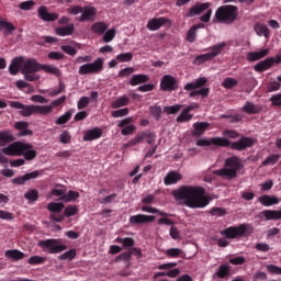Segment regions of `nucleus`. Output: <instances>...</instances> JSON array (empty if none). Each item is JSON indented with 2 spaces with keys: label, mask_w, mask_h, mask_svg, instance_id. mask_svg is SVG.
<instances>
[{
  "label": "nucleus",
  "mask_w": 281,
  "mask_h": 281,
  "mask_svg": "<svg viewBox=\"0 0 281 281\" xmlns=\"http://www.w3.org/2000/svg\"><path fill=\"white\" fill-rule=\"evenodd\" d=\"M172 195L177 201H184L189 209H204L210 204V199L202 187L181 186L172 191Z\"/></svg>",
  "instance_id": "obj_1"
},
{
  "label": "nucleus",
  "mask_w": 281,
  "mask_h": 281,
  "mask_svg": "<svg viewBox=\"0 0 281 281\" xmlns=\"http://www.w3.org/2000/svg\"><path fill=\"white\" fill-rule=\"evenodd\" d=\"M2 153L9 157L23 156L26 161H33L38 153L32 149V144L23 142H14L2 149Z\"/></svg>",
  "instance_id": "obj_2"
},
{
  "label": "nucleus",
  "mask_w": 281,
  "mask_h": 281,
  "mask_svg": "<svg viewBox=\"0 0 281 281\" xmlns=\"http://www.w3.org/2000/svg\"><path fill=\"white\" fill-rule=\"evenodd\" d=\"M244 169V164L238 156H232L225 159V167L214 171V175L226 180H234L240 170Z\"/></svg>",
  "instance_id": "obj_3"
},
{
  "label": "nucleus",
  "mask_w": 281,
  "mask_h": 281,
  "mask_svg": "<svg viewBox=\"0 0 281 281\" xmlns=\"http://www.w3.org/2000/svg\"><path fill=\"white\" fill-rule=\"evenodd\" d=\"M211 143L214 146L224 147V148L231 147L232 150L241 153L247 150L248 148H251L255 145V139L251 137L243 136L240 137L239 140L232 143L228 138L213 137L211 138Z\"/></svg>",
  "instance_id": "obj_4"
},
{
  "label": "nucleus",
  "mask_w": 281,
  "mask_h": 281,
  "mask_svg": "<svg viewBox=\"0 0 281 281\" xmlns=\"http://www.w3.org/2000/svg\"><path fill=\"white\" fill-rule=\"evenodd\" d=\"M238 8L233 4H225L220 7L213 19V23H225L226 25H232L238 18Z\"/></svg>",
  "instance_id": "obj_5"
},
{
  "label": "nucleus",
  "mask_w": 281,
  "mask_h": 281,
  "mask_svg": "<svg viewBox=\"0 0 281 281\" xmlns=\"http://www.w3.org/2000/svg\"><path fill=\"white\" fill-rule=\"evenodd\" d=\"M207 79L205 77H200L192 82H189L184 86L186 91H191L189 98H195L198 95L202 97V99L209 98L210 88H201L205 87Z\"/></svg>",
  "instance_id": "obj_6"
},
{
  "label": "nucleus",
  "mask_w": 281,
  "mask_h": 281,
  "mask_svg": "<svg viewBox=\"0 0 281 281\" xmlns=\"http://www.w3.org/2000/svg\"><path fill=\"white\" fill-rule=\"evenodd\" d=\"M37 246L48 255H58L67 250V246L61 243L60 238H48L40 240Z\"/></svg>",
  "instance_id": "obj_7"
},
{
  "label": "nucleus",
  "mask_w": 281,
  "mask_h": 281,
  "mask_svg": "<svg viewBox=\"0 0 281 281\" xmlns=\"http://www.w3.org/2000/svg\"><path fill=\"white\" fill-rule=\"evenodd\" d=\"M10 106L15 110H21L20 115L23 117H31L32 115L45 116V108H43V105H25L19 101H11Z\"/></svg>",
  "instance_id": "obj_8"
},
{
  "label": "nucleus",
  "mask_w": 281,
  "mask_h": 281,
  "mask_svg": "<svg viewBox=\"0 0 281 281\" xmlns=\"http://www.w3.org/2000/svg\"><path fill=\"white\" fill-rule=\"evenodd\" d=\"M224 47H226V43L222 42L217 45L212 46L210 49V53L199 55L194 59V65H203L204 63H209V60H213V58H216V56H220L222 54Z\"/></svg>",
  "instance_id": "obj_9"
},
{
  "label": "nucleus",
  "mask_w": 281,
  "mask_h": 281,
  "mask_svg": "<svg viewBox=\"0 0 281 281\" xmlns=\"http://www.w3.org/2000/svg\"><path fill=\"white\" fill-rule=\"evenodd\" d=\"M103 69V59L97 58L93 63L85 64L80 66V76H88V74H100Z\"/></svg>",
  "instance_id": "obj_10"
},
{
  "label": "nucleus",
  "mask_w": 281,
  "mask_h": 281,
  "mask_svg": "<svg viewBox=\"0 0 281 281\" xmlns=\"http://www.w3.org/2000/svg\"><path fill=\"white\" fill-rule=\"evenodd\" d=\"M247 232V224H240L238 226H229L221 232L227 239H236L243 237Z\"/></svg>",
  "instance_id": "obj_11"
},
{
  "label": "nucleus",
  "mask_w": 281,
  "mask_h": 281,
  "mask_svg": "<svg viewBox=\"0 0 281 281\" xmlns=\"http://www.w3.org/2000/svg\"><path fill=\"white\" fill-rule=\"evenodd\" d=\"M146 139L148 145H151L155 143L156 136L150 131H145L142 133H138L134 138H132L126 146L127 147H134L138 144H142Z\"/></svg>",
  "instance_id": "obj_12"
},
{
  "label": "nucleus",
  "mask_w": 281,
  "mask_h": 281,
  "mask_svg": "<svg viewBox=\"0 0 281 281\" xmlns=\"http://www.w3.org/2000/svg\"><path fill=\"white\" fill-rule=\"evenodd\" d=\"M160 89L164 92H173L179 89L178 81L171 75H165L160 81Z\"/></svg>",
  "instance_id": "obj_13"
},
{
  "label": "nucleus",
  "mask_w": 281,
  "mask_h": 281,
  "mask_svg": "<svg viewBox=\"0 0 281 281\" xmlns=\"http://www.w3.org/2000/svg\"><path fill=\"white\" fill-rule=\"evenodd\" d=\"M133 123V117L128 116L121 120L117 124V128H122V136H130L136 132V126Z\"/></svg>",
  "instance_id": "obj_14"
},
{
  "label": "nucleus",
  "mask_w": 281,
  "mask_h": 281,
  "mask_svg": "<svg viewBox=\"0 0 281 281\" xmlns=\"http://www.w3.org/2000/svg\"><path fill=\"white\" fill-rule=\"evenodd\" d=\"M44 171L43 170H34L32 172L25 173L24 176L16 177L12 180L13 184L16 186H24L25 182L38 179V177H43Z\"/></svg>",
  "instance_id": "obj_15"
},
{
  "label": "nucleus",
  "mask_w": 281,
  "mask_h": 281,
  "mask_svg": "<svg viewBox=\"0 0 281 281\" xmlns=\"http://www.w3.org/2000/svg\"><path fill=\"white\" fill-rule=\"evenodd\" d=\"M42 64H38L35 58H27L22 64V74H36V71H41Z\"/></svg>",
  "instance_id": "obj_16"
},
{
  "label": "nucleus",
  "mask_w": 281,
  "mask_h": 281,
  "mask_svg": "<svg viewBox=\"0 0 281 281\" xmlns=\"http://www.w3.org/2000/svg\"><path fill=\"white\" fill-rule=\"evenodd\" d=\"M37 14L45 23H54V21H58V13L49 12L45 5H41L37 9Z\"/></svg>",
  "instance_id": "obj_17"
},
{
  "label": "nucleus",
  "mask_w": 281,
  "mask_h": 281,
  "mask_svg": "<svg viewBox=\"0 0 281 281\" xmlns=\"http://www.w3.org/2000/svg\"><path fill=\"white\" fill-rule=\"evenodd\" d=\"M156 220L154 215L137 214L130 217V224L132 226L150 224Z\"/></svg>",
  "instance_id": "obj_18"
},
{
  "label": "nucleus",
  "mask_w": 281,
  "mask_h": 281,
  "mask_svg": "<svg viewBox=\"0 0 281 281\" xmlns=\"http://www.w3.org/2000/svg\"><path fill=\"white\" fill-rule=\"evenodd\" d=\"M166 23H170V20L165 16L150 19L147 23V30L150 32H157L160 27H164Z\"/></svg>",
  "instance_id": "obj_19"
},
{
  "label": "nucleus",
  "mask_w": 281,
  "mask_h": 281,
  "mask_svg": "<svg viewBox=\"0 0 281 281\" xmlns=\"http://www.w3.org/2000/svg\"><path fill=\"white\" fill-rule=\"evenodd\" d=\"M67 100L66 95H61L60 98L53 100L49 105H43L45 116L54 113V109L59 108Z\"/></svg>",
  "instance_id": "obj_20"
},
{
  "label": "nucleus",
  "mask_w": 281,
  "mask_h": 281,
  "mask_svg": "<svg viewBox=\"0 0 281 281\" xmlns=\"http://www.w3.org/2000/svg\"><path fill=\"white\" fill-rule=\"evenodd\" d=\"M209 8H210V3L209 2L196 3L195 5H193V7H191L189 9V11L187 12L186 16L187 18H192V16L199 15V14H201L202 12H204Z\"/></svg>",
  "instance_id": "obj_21"
},
{
  "label": "nucleus",
  "mask_w": 281,
  "mask_h": 281,
  "mask_svg": "<svg viewBox=\"0 0 281 281\" xmlns=\"http://www.w3.org/2000/svg\"><path fill=\"white\" fill-rule=\"evenodd\" d=\"M183 179L182 175L178 171H169L167 176L164 178L165 186H173L180 182Z\"/></svg>",
  "instance_id": "obj_22"
},
{
  "label": "nucleus",
  "mask_w": 281,
  "mask_h": 281,
  "mask_svg": "<svg viewBox=\"0 0 281 281\" xmlns=\"http://www.w3.org/2000/svg\"><path fill=\"white\" fill-rule=\"evenodd\" d=\"M23 60H25V58L21 56L12 59L9 66V74H11V76H16V74H19V70L23 69Z\"/></svg>",
  "instance_id": "obj_23"
},
{
  "label": "nucleus",
  "mask_w": 281,
  "mask_h": 281,
  "mask_svg": "<svg viewBox=\"0 0 281 281\" xmlns=\"http://www.w3.org/2000/svg\"><path fill=\"white\" fill-rule=\"evenodd\" d=\"M276 58L274 57H268L267 59L259 61L255 66V71H258L259 74H262V71H267L271 68L272 65H274Z\"/></svg>",
  "instance_id": "obj_24"
},
{
  "label": "nucleus",
  "mask_w": 281,
  "mask_h": 281,
  "mask_svg": "<svg viewBox=\"0 0 281 281\" xmlns=\"http://www.w3.org/2000/svg\"><path fill=\"white\" fill-rule=\"evenodd\" d=\"M97 14V9L94 7H85L82 9V14L79 18L80 23L83 21H94V15Z\"/></svg>",
  "instance_id": "obj_25"
},
{
  "label": "nucleus",
  "mask_w": 281,
  "mask_h": 281,
  "mask_svg": "<svg viewBox=\"0 0 281 281\" xmlns=\"http://www.w3.org/2000/svg\"><path fill=\"white\" fill-rule=\"evenodd\" d=\"M103 132L101 128L95 127L92 130H88L87 133L83 135V142H93L101 138Z\"/></svg>",
  "instance_id": "obj_26"
},
{
  "label": "nucleus",
  "mask_w": 281,
  "mask_h": 281,
  "mask_svg": "<svg viewBox=\"0 0 281 281\" xmlns=\"http://www.w3.org/2000/svg\"><path fill=\"white\" fill-rule=\"evenodd\" d=\"M269 48H263L259 52H250L247 54V60L250 63H256V60H261V58H266V56H269Z\"/></svg>",
  "instance_id": "obj_27"
},
{
  "label": "nucleus",
  "mask_w": 281,
  "mask_h": 281,
  "mask_svg": "<svg viewBox=\"0 0 281 281\" xmlns=\"http://www.w3.org/2000/svg\"><path fill=\"white\" fill-rule=\"evenodd\" d=\"M266 220V222L270 221H280L281 220V210H265L260 213Z\"/></svg>",
  "instance_id": "obj_28"
},
{
  "label": "nucleus",
  "mask_w": 281,
  "mask_h": 281,
  "mask_svg": "<svg viewBox=\"0 0 281 281\" xmlns=\"http://www.w3.org/2000/svg\"><path fill=\"white\" fill-rule=\"evenodd\" d=\"M4 256L12 261H20L25 259V252L19 249H9L4 252Z\"/></svg>",
  "instance_id": "obj_29"
},
{
  "label": "nucleus",
  "mask_w": 281,
  "mask_h": 281,
  "mask_svg": "<svg viewBox=\"0 0 281 281\" xmlns=\"http://www.w3.org/2000/svg\"><path fill=\"white\" fill-rule=\"evenodd\" d=\"M14 142V135L9 130L0 131V147H5L8 144Z\"/></svg>",
  "instance_id": "obj_30"
},
{
  "label": "nucleus",
  "mask_w": 281,
  "mask_h": 281,
  "mask_svg": "<svg viewBox=\"0 0 281 281\" xmlns=\"http://www.w3.org/2000/svg\"><path fill=\"white\" fill-rule=\"evenodd\" d=\"M258 201L266 207L278 205L280 203L277 196H271L268 194L259 196Z\"/></svg>",
  "instance_id": "obj_31"
},
{
  "label": "nucleus",
  "mask_w": 281,
  "mask_h": 281,
  "mask_svg": "<svg viewBox=\"0 0 281 281\" xmlns=\"http://www.w3.org/2000/svg\"><path fill=\"white\" fill-rule=\"evenodd\" d=\"M75 26L72 23L68 24L67 26H59L55 29V33L57 36H71L74 34Z\"/></svg>",
  "instance_id": "obj_32"
},
{
  "label": "nucleus",
  "mask_w": 281,
  "mask_h": 281,
  "mask_svg": "<svg viewBox=\"0 0 281 281\" xmlns=\"http://www.w3.org/2000/svg\"><path fill=\"white\" fill-rule=\"evenodd\" d=\"M209 127H210V123H207V122L194 123V125H193V128H194L193 136H195V137L202 136Z\"/></svg>",
  "instance_id": "obj_33"
},
{
  "label": "nucleus",
  "mask_w": 281,
  "mask_h": 281,
  "mask_svg": "<svg viewBox=\"0 0 281 281\" xmlns=\"http://www.w3.org/2000/svg\"><path fill=\"white\" fill-rule=\"evenodd\" d=\"M130 104V98L126 95H122L117 98L116 100L111 102V109L117 110L121 108H125Z\"/></svg>",
  "instance_id": "obj_34"
},
{
  "label": "nucleus",
  "mask_w": 281,
  "mask_h": 281,
  "mask_svg": "<svg viewBox=\"0 0 281 281\" xmlns=\"http://www.w3.org/2000/svg\"><path fill=\"white\" fill-rule=\"evenodd\" d=\"M149 82V77L147 75H133L130 79V85L132 87H137V85H144Z\"/></svg>",
  "instance_id": "obj_35"
},
{
  "label": "nucleus",
  "mask_w": 281,
  "mask_h": 281,
  "mask_svg": "<svg viewBox=\"0 0 281 281\" xmlns=\"http://www.w3.org/2000/svg\"><path fill=\"white\" fill-rule=\"evenodd\" d=\"M231 274V266L227 263H223L218 267V270L215 273V277L218 279H226Z\"/></svg>",
  "instance_id": "obj_36"
},
{
  "label": "nucleus",
  "mask_w": 281,
  "mask_h": 281,
  "mask_svg": "<svg viewBox=\"0 0 281 281\" xmlns=\"http://www.w3.org/2000/svg\"><path fill=\"white\" fill-rule=\"evenodd\" d=\"M255 32H256V34H258V36H263L265 38H270V30L265 24L256 23Z\"/></svg>",
  "instance_id": "obj_37"
},
{
  "label": "nucleus",
  "mask_w": 281,
  "mask_h": 281,
  "mask_svg": "<svg viewBox=\"0 0 281 281\" xmlns=\"http://www.w3.org/2000/svg\"><path fill=\"white\" fill-rule=\"evenodd\" d=\"M106 30L108 25L104 22H95L91 25V31L93 34H98L99 36L105 34Z\"/></svg>",
  "instance_id": "obj_38"
},
{
  "label": "nucleus",
  "mask_w": 281,
  "mask_h": 281,
  "mask_svg": "<svg viewBox=\"0 0 281 281\" xmlns=\"http://www.w3.org/2000/svg\"><path fill=\"white\" fill-rule=\"evenodd\" d=\"M142 212H145V213H149V214H159V216L161 217H171L172 214H168L164 211H159L158 209L156 207H153V206H142Z\"/></svg>",
  "instance_id": "obj_39"
},
{
  "label": "nucleus",
  "mask_w": 281,
  "mask_h": 281,
  "mask_svg": "<svg viewBox=\"0 0 281 281\" xmlns=\"http://www.w3.org/2000/svg\"><path fill=\"white\" fill-rule=\"evenodd\" d=\"M168 258H184L186 252L181 248H169L166 250Z\"/></svg>",
  "instance_id": "obj_40"
},
{
  "label": "nucleus",
  "mask_w": 281,
  "mask_h": 281,
  "mask_svg": "<svg viewBox=\"0 0 281 281\" xmlns=\"http://www.w3.org/2000/svg\"><path fill=\"white\" fill-rule=\"evenodd\" d=\"M65 204L61 202H50L47 205L48 212L53 214H60V212L64 210Z\"/></svg>",
  "instance_id": "obj_41"
},
{
  "label": "nucleus",
  "mask_w": 281,
  "mask_h": 281,
  "mask_svg": "<svg viewBox=\"0 0 281 281\" xmlns=\"http://www.w3.org/2000/svg\"><path fill=\"white\" fill-rule=\"evenodd\" d=\"M243 111L249 115H254L259 114L260 109L251 102H246L245 106L243 108Z\"/></svg>",
  "instance_id": "obj_42"
},
{
  "label": "nucleus",
  "mask_w": 281,
  "mask_h": 281,
  "mask_svg": "<svg viewBox=\"0 0 281 281\" xmlns=\"http://www.w3.org/2000/svg\"><path fill=\"white\" fill-rule=\"evenodd\" d=\"M79 198H80L79 192L74 191V190H69L66 194H64L61 196L63 201H65L66 203H70L72 201H76Z\"/></svg>",
  "instance_id": "obj_43"
},
{
  "label": "nucleus",
  "mask_w": 281,
  "mask_h": 281,
  "mask_svg": "<svg viewBox=\"0 0 281 281\" xmlns=\"http://www.w3.org/2000/svg\"><path fill=\"white\" fill-rule=\"evenodd\" d=\"M71 116H72L71 111H67V112H65L63 115H60V116L55 121V124L58 125V126L65 125V124H67V123L70 121Z\"/></svg>",
  "instance_id": "obj_44"
},
{
  "label": "nucleus",
  "mask_w": 281,
  "mask_h": 281,
  "mask_svg": "<svg viewBox=\"0 0 281 281\" xmlns=\"http://www.w3.org/2000/svg\"><path fill=\"white\" fill-rule=\"evenodd\" d=\"M24 199L27 200L31 203H34L38 200V190L36 189H30L25 194Z\"/></svg>",
  "instance_id": "obj_45"
},
{
  "label": "nucleus",
  "mask_w": 281,
  "mask_h": 281,
  "mask_svg": "<svg viewBox=\"0 0 281 281\" xmlns=\"http://www.w3.org/2000/svg\"><path fill=\"white\" fill-rule=\"evenodd\" d=\"M76 255H77L76 249L71 248L68 251H65L64 254H61L59 256V260H61V261H66V260L71 261V260L75 259Z\"/></svg>",
  "instance_id": "obj_46"
},
{
  "label": "nucleus",
  "mask_w": 281,
  "mask_h": 281,
  "mask_svg": "<svg viewBox=\"0 0 281 281\" xmlns=\"http://www.w3.org/2000/svg\"><path fill=\"white\" fill-rule=\"evenodd\" d=\"M41 70L46 74H52L53 76H60V69H58V67L42 64Z\"/></svg>",
  "instance_id": "obj_47"
},
{
  "label": "nucleus",
  "mask_w": 281,
  "mask_h": 281,
  "mask_svg": "<svg viewBox=\"0 0 281 281\" xmlns=\"http://www.w3.org/2000/svg\"><path fill=\"white\" fill-rule=\"evenodd\" d=\"M130 114L128 108L112 111L111 115L113 119L126 117Z\"/></svg>",
  "instance_id": "obj_48"
},
{
  "label": "nucleus",
  "mask_w": 281,
  "mask_h": 281,
  "mask_svg": "<svg viewBox=\"0 0 281 281\" xmlns=\"http://www.w3.org/2000/svg\"><path fill=\"white\" fill-rule=\"evenodd\" d=\"M45 263V257H41L38 255L32 256L29 258V265L38 266Z\"/></svg>",
  "instance_id": "obj_49"
},
{
  "label": "nucleus",
  "mask_w": 281,
  "mask_h": 281,
  "mask_svg": "<svg viewBox=\"0 0 281 281\" xmlns=\"http://www.w3.org/2000/svg\"><path fill=\"white\" fill-rule=\"evenodd\" d=\"M280 156L279 155H271L268 158H266V160L262 162L263 167H268V166H274L276 164H278Z\"/></svg>",
  "instance_id": "obj_50"
},
{
  "label": "nucleus",
  "mask_w": 281,
  "mask_h": 281,
  "mask_svg": "<svg viewBox=\"0 0 281 281\" xmlns=\"http://www.w3.org/2000/svg\"><path fill=\"white\" fill-rule=\"evenodd\" d=\"M132 59H133L132 53H122L116 56V60H119V63H131Z\"/></svg>",
  "instance_id": "obj_51"
},
{
  "label": "nucleus",
  "mask_w": 281,
  "mask_h": 281,
  "mask_svg": "<svg viewBox=\"0 0 281 281\" xmlns=\"http://www.w3.org/2000/svg\"><path fill=\"white\" fill-rule=\"evenodd\" d=\"M193 115L189 114L186 110L182 111V113L177 117L178 123H186L190 122L192 120Z\"/></svg>",
  "instance_id": "obj_52"
},
{
  "label": "nucleus",
  "mask_w": 281,
  "mask_h": 281,
  "mask_svg": "<svg viewBox=\"0 0 281 281\" xmlns=\"http://www.w3.org/2000/svg\"><path fill=\"white\" fill-rule=\"evenodd\" d=\"M180 110H181V105L179 104L164 108V112L167 113L168 115H175L179 113Z\"/></svg>",
  "instance_id": "obj_53"
},
{
  "label": "nucleus",
  "mask_w": 281,
  "mask_h": 281,
  "mask_svg": "<svg viewBox=\"0 0 281 281\" xmlns=\"http://www.w3.org/2000/svg\"><path fill=\"white\" fill-rule=\"evenodd\" d=\"M115 34H116L115 29L108 30L106 32H104L103 42L111 43V41H113V38L115 37Z\"/></svg>",
  "instance_id": "obj_54"
},
{
  "label": "nucleus",
  "mask_w": 281,
  "mask_h": 281,
  "mask_svg": "<svg viewBox=\"0 0 281 281\" xmlns=\"http://www.w3.org/2000/svg\"><path fill=\"white\" fill-rule=\"evenodd\" d=\"M78 213V207L76 205H68L65 210H64V215L66 217H71L75 216Z\"/></svg>",
  "instance_id": "obj_55"
},
{
  "label": "nucleus",
  "mask_w": 281,
  "mask_h": 281,
  "mask_svg": "<svg viewBox=\"0 0 281 281\" xmlns=\"http://www.w3.org/2000/svg\"><path fill=\"white\" fill-rule=\"evenodd\" d=\"M280 89H281V83H280V82H278V81H271V82L268 85L267 93L278 92V91H280Z\"/></svg>",
  "instance_id": "obj_56"
},
{
  "label": "nucleus",
  "mask_w": 281,
  "mask_h": 281,
  "mask_svg": "<svg viewBox=\"0 0 281 281\" xmlns=\"http://www.w3.org/2000/svg\"><path fill=\"white\" fill-rule=\"evenodd\" d=\"M224 137L229 139H237L240 136V133H238L236 130H225L223 133Z\"/></svg>",
  "instance_id": "obj_57"
},
{
  "label": "nucleus",
  "mask_w": 281,
  "mask_h": 281,
  "mask_svg": "<svg viewBox=\"0 0 281 281\" xmlns=\"http://www.w3.org/2000/svg\"><path fill=\"white\" fill-rule=\"evenodd\" d=\"M238 81L236 79H233L231 77H227L224 81H223V87L225 89H233V87H237Z\"/></svg>",
  "instance_id": "obj_58"
},
{
  "label": "nucleus",
  "mask_w": 281,
  "mask_h": 281,
  "mask_svg": "<svg viewBox=\"0 0 281 281\" xmlns=\"http://www.w3.org/2000/svg\"><path fill=\"white\" fill-rule=\"evenodd\" d=\"M267 270L270 274L281 276V267L276 265H267Z\"/></svg>",
  "instance_id": "obj_59"
},
{
  "label": "nucleus",
  "mask_w": 281,
  "mask_h": 281,
  "mask_svg": "<svg viewBox=\"0 0 281 281\" xmlns=\"http://www.w3.org/2000/svg\"><path fill=\"white\" fill-rule=\"evenodd\" d=\"M270 102L274 108H281V93H276L270 98Z\"/></svg>",
  "instance_id": "obj_60"
},
{
  "label": "nucleus",
  "mask_w": 281,
  "mask_h": 281,
  "mask_svg": "<svg viewBox=\"0 0 281 281\" xmlns=\"http://www.w3.org/2000/svg\"><path fill=\"white\" fill-rule=\"evenodd\" d=\"M34 4H36V2H34L33 0H29V1H23L19 4V8L21 10H32V8H34Z\"/></svg>",
  "instance_id": "obj_61"
},
{
  "label": "nucleus",
  "mask_w": 281,
  "mask_h": 281,
  "mask_svg": "<svg viewBox=\"0 0 281 281\" xmlns=\"http://www.w3.org/2000/svg\"><path fill=\"white\" fill-rule=\"evenodd\" d=\"M60 49L61 52H65V54H68V56H76L77 54L76 48L70 45H63Z\"/></svg>",
  "instance_id": "obj_62"
},
{
  "label": "nucleus",
  "mask_w": 281,
  "mask_h": 281,
  "mask_svg": "<svg viewBox=\"0 0 281 281\" xmlns=\"http://www.w3.org/2000/svg\"><path fill=\"white\" fill-rule=\"evenodd\" d=\"M187 41L188 43H195L196 41V31L193 26L188 31Z\"/></svg>",
  "instance_id": "obj_63"
},
{
  "label": "nucleus",
  "mask_w": 281,
  "mask_h": 281,
  "mask_svg": "<svg viewBox=\"0 0 281 281\" xmlns=\"http://www.w3.org/2000/svg\"><path fill=\"white\" fill-rule=\"evenodd\" d=\"M71 136L67 131H64L59 136V142L64 145H67L70 143Z\"/></svg>",
  "instance_id": "obj_64"
}]
</instances>
